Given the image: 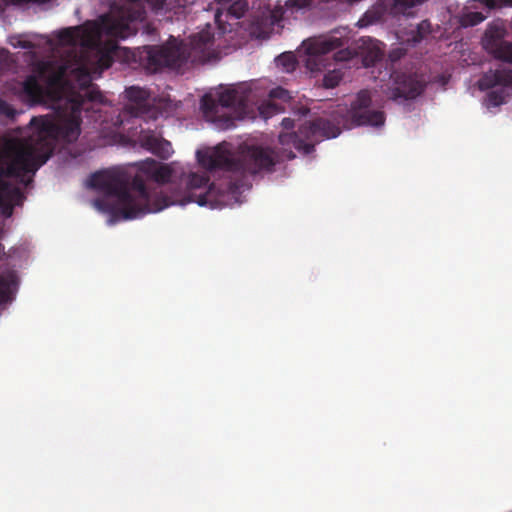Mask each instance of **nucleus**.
Returning a JSON list of instances; mask_svg holds the SVG:
<instances>
[{
	"instance_id": "f257e3e1",
	"label": "nucleus",
	"mask_w": 512,
	"mask_h": 512,
	"mask_svg": "<svg viewBox=\"0 0 512 512\" xmlns=\"http://www.w3.org/2000/svg\"><path fill=\"white\" fill-rule=\"evenodd\" d=\"M71 77L79 90L71 85L68 69L61 65L47 77L53 89H67L69 95L57 119L48 116L33 117L30 125L37 134L29 141L11 142L0 157V213L4 217L13 214L15 206L22 205L25 196L18 184L27 185V174H34L52 156L55 141L75 142L81 134L82 111L102 103L101 92L92 85L90 71L85 66L71 70Z\"/></svg>"
},
{
	"instance_id": "412c9836",
	"label": "nucleus",
	"mask_w": 512,
	"mask_h": 512,
	"mask_svg": "<svg viewBox=\"0 0 512 512\" xmlns=\"http://www.w3.org/2000/svg\"><path fill=\"white\" fill-rule=\"evenodd\" d=\"M383 58V51L373 45L369 47L362 55V63L365 67H372Z\"/></svg>"
},
{
	"instance_id": "9b49d317",
	"label": "nucleus",
	"mask_w": 512,
	"mask_h": 512,
	"mask_svg": "<svg viewBox=\"0 0 512 512\" xmlns=\"http://www.w3.org/2000/svg\"><path fill=\"white\" fill-rule=\"evenodd\" d=\"M506 30L499 25H489L482 37L484 50L495 59L512 64V42L505 40Z\"/></svg>"
},
{
	"instance_id": "2f4dec72",
	"label": "nucleus",
	"mask_w": 512,
	"mask_h": 512,
	"mask_svg": "<svg viewBox=\"0 0 512 512\" xmlns=\"http://www.w3.org/2000/svg\"><path fill=\"white\" fill-rule=\"evenodd\" d=\"M301 110L303 115H306L309 111L307 108H302Z\"/></svg>"
},
{
	"instance_id": "7ed1b4c3",
	"label": "nucleus",
	"mask_w": 512,
	"mask_h": 512,
	"mask_svg": "<svg viewBox=\"0 0 512 512\" xmlns=\"http://www.w3.org/2000/svg\"><path fill=\"white\" fill-rule=\"evenodd\" d=\"M341 133L338 125L328 119L317 118L301 124L296 132H284L279 135L281 150L251 146L243 153L242 158L224 149L222 145L211 151L197 152L202 167L209 171L216 169L231 172H247L256 174L261 171L272 172L274 166L284 160H292L295 154L285 148L292 145L298 152L308 155L314 151L315 145L324 139L335 138Z\"/></svg>"
},
{
	"instance_id": "cd10ccee",
	"label": "nucleus",
	"mask_w": 512,
	"mask_h": 512,
	"mask_svg": "<svg viewBox=\"0 0 512 512\" xmlns=\"http://www.w3.org/2000/svg\"><path fill=\"white\" fill-rule=\"evenodd\" d=\"M0 114L5 115L9 119H14L17 111L6 101L0 100Z\"/></svg>"
},
{
	"instance_id": "6ab92c4d",
	"label": "nucleus",
	"mask_w": 512,
	"mask_h": 512,
	"mask_svg": "<svg viewBox=\"0 0 512 512\" xmlns=\"http://www.w3.org/2000/svg\"><path fill=\"white\" fill-rule=\"evenodd\" d=\"M426 0H393V11L396 14L413 15L414 9L423 4Z\"/></svg>"
},
{
	"instance_id": "f3484780",
	"label": "nucleus",
	"mask_w": 512,
	"mask_h": 512,
	"mask_svg": "<svg viewBox=\"0 0 512 512\" xmlns=\"http://www.w3.org/2000/svg\"><path fill=\"white\" fill-rule=\"evenodd\" d=\"M22 91L33 102H40L45 93L43 86L38 81V77L34 74L27 76L23 81Z\"/></svg>"
},
{
	"instance_id": "b1692460",
	"label": "nucleus",
	"mask_w": 512,
	"mask_h": 512,
	"mask_svg": "<svg viewBox=\"0 0 512 512\" xmlns=\"http://www.w3.org/2000/svg\"><path fill=\"white\" fill-rule=\"evenodd\" d=\"M485 16L481 12H468L462 16L461 24L465 27L475 26L484 21Z\"/></svg>"
},
{
	"instance_id": "2eb2a0df",
	"label": "nucleus",
	"mask_w": 512,
	"mask_h": 512,
	"mask_svg": "<svg viewBox=\"0 0 512 512\" xmlns=\"http://www.w3.org/2000/svg\"><path fill=\"white\" fill-rule=\"evenodd\" d=\"M269 100L267 103L262 104L259 108L260 114L265 118H269L273 114L284 111V107L281 104L274 102V100H281L282 102H288L291 99L289 91L282 88L276 87L270 90Z\"/></svg>"
},
{
	"instance_id": "5701e85b",
	"label": "nucleus",
	"mask_w": 512,
	"mask_h": 512,
	"mask_svg": "<svg viewBox=\"0 0 512 512\" xmlns=\"http://www.w3.org/2000/svg\"><path fill=\"white\" fill-rule=\"evenodd\" d=\"M343 73L338 69H333L327 72L323 78V85L325 88H335L342 80Z\"/></svg>"
},
{
	"instance_id": "0eeeda50",
	"label": "nucleus",
	"mask_w": 512,
	"mask_h": 512,
	"mask_svg": "<svg viewBox=\"0 0 512 512\" xmlns=\"http://www.w3.org/2000/svg\"><path fill=\"white\" fill-rule=\"evenodd\" d=\"M209 177L203 173H191L187 181V202H195L200 206L209 205L215 208L220 205L222 200V191L215 183H209Z\"/></svg>"
},
{
	"instance_id": "c756f323",
	"label": "nucleus",
	"mask_w": 512,
	"mask_h": 512,
	"mask_svg": "<svg viewBox=\"0 0 512 512\" xmlns=\"http://www.w3.org/2000/svg\"><path fill=\"white\" fill-rule=\"evenodd\" d=\"M281 126L285 129V130H291L294 128V120L291 119V118H284L281 122Z\"/></svg>"
},
{
	"instance_id": "a211bd4d",
	"label": "nucleus",
	"mask_w": 512,
	"mask_h": 512,
	"mask_svg": "<svg viewBox=\"0 0 512 512\" xmlns=\"http://www.w3.org/2000/svg\"><path fill=\"white\" fill-rule=\"evenodd\" d=\"M16 286L17 277L13 272L0 273V304H5L12 300Z\"/></svg>"
},
{
	"instance_id": "aec40b11",
	"label": "nucleus",
	"mask_w": 512,
	"mask_h": 512,
	"mask_svg": "<svg viewBox=\"0 0 512 512\" xmlns=\"http://www.w3.org/2000/svg\"><path fill=\"white\" fill-rule=\"evenodd\" d=\"M431 24L428 20L421 21L414 29L410 31L408 42L413 44L420 43L431 33Z\"/></svg>"
},
{
	"instance_id": "4be33fe9",
	"label": "nucleus",
	"mask_w": 512,
	"mask_h": 512,
	"mask_svg": "<svg viewBox=\"0 0 512 512\" xmlns=\"http://www.w3.org/2000/svg\"><path fill=\"white\" fill-rule=\"evenodd\" d=\"M117 49V45L115 43L110 44V47L107 51L102 52L99 51L97 55V69L100 71H103L105 69H108L112 66L114 60L112 56V52Z\"/></svg>"
},
{
	"instance_id": "dca6fc26",
	"label": "nucleus",
	"mask_w": 512,
	"mask_h": 512,
	"mask_svg": "<svg viewBox=\"0 0 512 512\" xmlns=\"http://www.w3.org/2000/svg\"><path fill=\"white\" fill-rule=\"evenodd\" d=\"M341 46L342 41L337 37L316 39L309 42L307 46V53L311 57H320L340 48Z\"/></svg>"
},
{
	"instance_id": "6e6552de",
	"label": "nucleus",
	"mask_w": 512,
	"mask_h": 512,
	"mask_svg": "<svg viewBox=\"0 0 512 512\" xmlns=\"http://www.w3.org/2000/svg\"><path fill=\"white\" fill-rule=\"evenodd\" d=\"M480 90L492 89L496 86L512 88V70L496 69L485 72L478 81ZM506 97L503 88L491 90L487 93L485 103L487 107H498L504 103Z\"/></svg>"
},
{
	"instance_id": "20e7f679",
	"label": "nucleus",
	"mask_w": 512,
	"mask_h": 512,
	"mask_svg": "<svg viewBox=\"0 0 512 512\" xmlns=\"http://www.w3.org/2000/svg\"><path fill=\"white\" fill-rule=\"evenodd\" d=\"M128 4L113 14L102 15L98 22H86L83 25L60 30L58 40L64 45L81 46L96 49L101 45L103 36L126 39L135 35V22L146 18L144 2L155 12H169L183 8L195 0H127Z\"/></svg>"
},
{
	"instance_id": "c85d7f7f",
	"label": "nucleus",
	"mask_w": 512,
	"mask_h": 512,
	"mask_svg": "<svg viewBox=\"0 0 512 512\" xmlns=\"http://www.w3.org/2000/svg\"><path fill=\"white\" fill-rule=\"evenodd\" d=\"M278 61L286 68L287 71L295 68V61L291 56L283 54L278 58Z\"/></svg>"
},
{
	"instance_id": "4468645a",
	"label": "nucleus",
	"mask_w": 512,
	"mask_h": 512,
	"mask_svg": "<svg viewBox=\"0 0 512 512\" xmlns=\"http://www.w3.org/2000/svg\"><path fill=\"white\" fill-rule=\"evenodd\" d=\"M220 7L215 12V22L221 26L223 23L222 15L225 12L227 16L239 19L244 16L248 9L246 0H218Z\"/></svg>"
},
{
	"instance_id": "f8f14e48",
	"label": "nucleus",
	"mask_w": 512,
	"mask_h": 512,
	"mask_svg": "<svg viewBox=\"0 0 512 512\" xmlns=\"http://www.w3.org/2000/svg\"><path fill=\"white\" fill-rule=\"evenodd\" d=\"M125 95L128 104L125 111L135 118H153L156 119V110L151 105L150 92L139 86H131L125 89Z\"/></svg>"
},
{
	"instance_id": "39448f33",
	"label": "nucleus",
	"mask_w": 512,
	"mask_h": 512,
	"mask_svg": "<svg viewBox=\"0 0 512 512\" xmlns=\"http://www.w3.org/2000/svg\"><path fill=\"white\" fill-rule=\"evenodd\" d=\"M213 40L214 36L210 30H202L191 36L190 44L170 37L163 45L143 46L139 51V61L152 73L164 68H181L188 62L194 64L200 61L203 54L212 46Z\"/></svg>"
},
{
	"instance_id": "9d476101",
	"label": "nucleus",
	"mask_w": 512,
	"mask_h": 512,
	"mask_svg": "<svg viewBox=\"0 0 512 512\" xmlns=\"http://www.w3.org/2000/svg\"><path fill=\"white\" fill-rule=\"evenodd\" d=\"M392 84L389 87V98L392 100H408L419 96L425 88V81L417 74H406L393 71L391 74Z\"/></svg>"
},
{
	"instance_id": "393cba45",
	"label": "nucleus",
	"mask_w": 512,
	"mask_h": 512,
	"mask_svg": "<svg viewBox=\"0 0 512 512\" xmlns=\"http://www.w3.org/2000/svg\"><path fill=\"white\" fill-rule=\"evenodd\" d=\"M482 4H484L489 9L499 8V7H512V0H478Z\"/></svg>"
},
{
	"instance_id": "1a4fd4ad",
	"label": "nucleus",
	"mask_w": 512,
	"mask_h": 512,
	"mask_svg": "<svg viewBox=\"0 0 512 512\" xmlns=\"http://www.w3.org/2000/svg\"><path fill=\"white\" fill-rule=\"evenodd\" d=\"M371 102V94L368 90H361L357 94L349 110V116L353 124L357 126L368 125L373 127L384 125V113L379 110H371Z\"/></svg>"
},
{
	"instance_id": "a878e982",
	"label": "nucleus",
	"mask_w": 512,
	"mask_h": 512,
	"mask_svg": "<svg viewBox=\"0 0 512 512\" xmlns=\"http://www.w3.org/2000/svg\"><path fill=\"white\" fill-rule=\"evenodd\" d=\"M355 55V52L349 48L340 49L334 54L336 62H346L351 60Z\"/></svg>"
},
{
	"instance_id": "bb28decb",
	"label": "nucleus",
	"mask_w": 512,
	"mask_h": 512,
	"mask_svg": "<svg viewBox=\"0 0 512 512\" xmlns=\"http://www.w3.org/2000/svg\"><path fill=\"white\" fill-rule=\"evenodd\" d=\"M407 53V50L402 47H397L392 49L388 54V60L390 61L391 65L393 66L395 63H397L399 60H401Z\"/></svg>"
},
{
	"instance_id": "ddd939ff",
	"label": "nucleus",
	"mask_w": 512,
	"mask_h": 512,
	"mask_svg": "<svg viewBox=\"0 0 512 512\" xmlns=\"http://www.w3.org/2000/svg\"><path fill=\"white\" fill-rule=\"evenodd\" d=\"M137 141L142 148L163 160L168 159L174 152L171 143L164 139L161 133L149 128L140 130Z\"/></svg>"
},
{
	"instance_id": "f03ea898",
	"label": "nucleus",
	"mask_w": 512,
	"mask_h": 512,
	"mask_svg": "<svg viewBox=\"0 0 512 512\" xmlns=\"http://www.w3.org/2000/svg\"><path fill=\"white\" fill-rule=\"evenodd\" d=\"M172 169L152 158L140 162L133 173L126 168H112L93 173L89 186L106 196L115 198L110 204L107 199H98L95 205L112 216L123 220L142 217L159 212L172 204L168 197L152 191L148 181L165 184L170 181Z\"/></svg>"
},
{
	"instance_id": "7c9ffc66",
	"label": "nucleus",
	"mask_w": 512,
	"mask_h": 512,
	"mask_svg": "<svg viewBox=\"0 0 512 512\" xmlns=\"http://www.w3.org/2000/svg\"><path fill=\"white\" fill-rule=\"evenodd\" d=\"M45 69H46V66H43L40 70V76L43 77L44 74H45Z\"/></svg>"
},
{
	"instance_id": "423d86ee",
	"label": "nucleus",
	"mask_w": 512,
	"mask_h": 512,
	"mask_svg": "<svg viewBox=\"0 0 512 512\" xmlns=\"http://www.w3.org/2000/svg\"><path fill=\"white\" fill-rule=\"evenodd\" d=\"M247 96L241 94L236 89H226L218 94V98L205 95L201 100V109L206 118L221 123L223 128H230L234 125V119L225 113H220L222 109L244 108L246 106Z\"/></svg>"
}]
</instances>
